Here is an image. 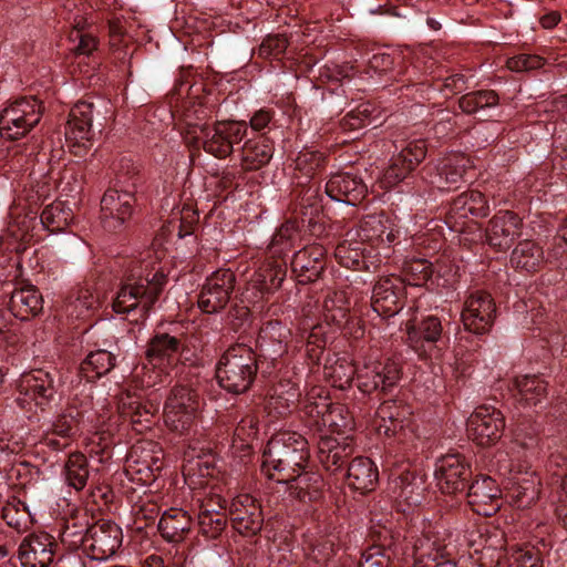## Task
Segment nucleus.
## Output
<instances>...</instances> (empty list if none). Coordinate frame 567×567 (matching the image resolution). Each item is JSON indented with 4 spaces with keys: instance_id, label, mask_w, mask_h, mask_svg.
<instances>
[{
    "instance_id": "1",
    "label": "nucleus",
    "mask_w": 567,
    "mask_h": 567,
    "mask_svg": "<svg viewBox=\"0 0 567 567\" xmlns=\"http://www.w3.org/2000/svg\"><path fill=\"white\" fill-rule=\"evenodd\" d=\"M167 275L159 262L148 256L135 262L113 302L117 313L138 309L146 317L167 285Z\"/></svg>"
},
{
    "instance_id": "2",
    "label": "nucleus",
    "mask_w": 567,
    "mask_h": 567,
    "mask_svg": "<svg viewBox=\"0 0 567 567\" xmlns=\"http://www.w3.org/2000/svg\"><path fill=\"white\" fill-rule=\"evenodd\" d=\"M308 441L297 432L274 435L264 451L262 471L278 483H287L306 470L309 461Z\"/></svg>"
},
{
    "instance_id": "3",
    "label": "nucleus",
    "mask_w": 567,
    "mask_h": 567,
    "mask_svg": "<svg viewBox=\"0 0 567 567\" xmlns=\"http://www.w3.org/2000/svg\"><path fill=\"white\" fill-rule=\"evenodd\" d=\"M137 175L138 171L131 161H122L116 173V187L107 189L101 199V221L105 230L121 231L131 219L136 203Z\"/></svg>"
},
{
    "instance_id": "4",
    "label": "nucleus",
    "mask_w": 567,
    "mask_h": 567,
    "mask_svg": "<svg viewBox=\"0 0 567 567\" xmlns=\"http://www.w3.org/2000/svg\"><path fill=\"white\" fill-rule=\"evenodd\" d=\"M257 371V358L252 349L238 343L229 347L219 359L216 378L227 392L240 394L250 389Z\"/></svg>"
},
{
    "instance_id": "5",
    "label": "nucleus",
    "mask_w": 567,
    "mask_h": 567,
    "mask_svg": "<svg viewBox=\"0 0 567 567\" xmlns=\"http://www.w3.org/2000/svg\"><path fill=\"white\" fill-rule=\"evenodd\" d=\"M55 373L38 369L23 373L17 385V404L27 411L48 410L58 393Z\"/></svg>"
},
{
    "instance_id": "6",
    "label": "nucleus",
    "mask_w": 567,
    "mask_h": 567,
    "mask_svg": "<svg viewBox=\"0 0 567 567\" xmlns=\"http://www.w3.org/2000/svg\"><path fill=\"white\" fill-rule=\"evenodd\" d=\"M41 102L34 96L21 97L0 113V135L18 140L29 133L41 120Z\"/></svg>"
},
{
    "instance_id": "7",
    "label": "nucleus",
    "mask_w": 567,
    "mask_h": 567,
    "mask_svg": "<svg viewBox=\"0 0 567 567\" xmlns=\"http://www.w3.org/2000/svg\"><path fill=\"white\" fill-rule=\"evenodd\" d=\"M85 412L82 406H78L74 402L69 403L43 431L41 443L55 452L69 447L81 433Z\"/></svg>"
},
{
    "instance_id": "8",
    "label": "nucleus",
    "mask_w": 567,
    "mask_h": 567,
    "mask_svg": "<svg viewBox=\"0 0 567 567\" xmlns=\"http://www.w3.org/2000/svg\"><path fill=\"white\" fill-rule=\"evenodd\" d=\"M99 115L101 113L93 102L80 101L72 107L65 125V141L75 156H83L92 146V123Z\"/></svg>"
},
{
    "instance_id": "9",
    "label": "nucleus",
    "mask_w": 567,
    "mask_h": 567,
    "mask_svg": "<svg viewBox=\"0 0 567 567\" xmlns=\"http://www.w3.org/2000/svg\"><path fill=\"white\" fill-rule=\"evenodd\" d=\"M203 148L217 158H226L234 151V145L243 141L247 126L243 122H217L213 127L200 126Z\"/></svg>"
},
{
    "instance_id": "10",
    "label": "nucleus",
    "mask_w": 567,
    "mask_h": 567,
    "mask_svg": "<svg viewBox=\"0 0 567 567\" xmlns=\"http://www.w3.org/2000/svg\"><path fill=\"white\" fill-rule=\"evenodd\" d=\"M472 168L471 159L462 153H450L426 165L423 172L429 183L441 190L456 189L464 182L466 172Z\"/></svg>"
},
{
    "instance_id": "11",
    "label": "nucleus",
    "mask_w": 567,
    "mask_h": 567,
    "mask_svg": "<svg viewBox=\"0 0 567 567\" xmlns=\"http://www.w3.org/2000/svg\"><path fill=\"white\" fill-rule=\"evenodd\" d=\"M235 289V275L229 269L213 272L198 295V308L208 315L217 313L229 302Z\"/></svg>"
},
{
    "instance_id": "12",
    "label": "nucleus",
    "mask_w": 567,
    "mask_h": 567,
    "mask_svg": "<svg viewBox=\"0 0 567 567\" xmlns=\"http://www.w3.org/2000/svg\"><path fill=\"white\" fill-rule=\"evenodd\" d=\"M495 316V301L491 293L483 290H475L467 296L461 313L465 329L476 334L488 332Z\"/></svg>"
},
{
    "instance_id": "13",
    "label": "nucleus",
    "mask_w": 567,
    "mask_h": 567,
    "mask_svg": "<svg viewBox=\"0 0 567 567\" xmlns=\"http://www.w3.org/2000/svg\"><path fill=\"white\" fill-rule=\"evenodd\" d=\"M401 373V364L393 359L368 363L358 371V388L368 394L375 391L386 393L396 386Z\"/></svg>"
},
{
    "instance_id": "14",
    "label": "nucleus",
    "mask_w": 567,
    "mask_h": 567,
    "mask_svg": "<svg viewBox=\"0 0 567 567\" xmlns=\"http://www.w3.org/2000/svg\"><path fill=\"white\" fill-rule=\"evenodd\" d=\"M504 429V415L494 406H478L467 421L468 436L481 446L496 443L502 437Z\"/></svg>"
},
{
    "instance_id": "15",
    "label": "nucleus",
    "mask_w": 567,
    "mask_h": 567,
    "mask_svg": "<svg viewBox=\"0 0 567 567\" xmlns=\"http://www.w3.org/2000/svg\"><path fill=\"white\" fill-rule=\"evenodd\" d=\"M470 476L471 468L460 454L444 455L436 463L435 478L444 494L454 495L464 492Z\"/></svg>"
},
{
    "instance_id": "16",
    "label": "nucleus",
    "mask_w": 567,
    "mask_h": 567,
    "mask_svg": "<svg viewBox=\"0 0 567 567\" xmlns=\"http://www.w3.org/2000/svg\"><path fill=\"white\" fill-rule=\"evenodd\" d=\"M506 468L512 475L506 486L507 502L516 508L529 507L539 497V477L535 472L525 468L519 473L514 464H508Z\"/></svg>"
},
{
    "instance_id": "17",
    "label": "nucleus",
    "mask_w": 567,
    "mask_h": 567,
    "mask_svg": "<svg viewBox=\"0 0 567 567\" xmlns=\"http://www.w3.org/2000/svg\"><path fill=\"white\" fill-rule=\"evenodd\" d=\"M182 350L183 342L181 338L166 332H158L150 339L145 358L150 365L168 375V370L178 363Z\"/></svg>"
},
{
    "instance_id": "18",
    "label": "nucleus",
    "mask_w": 567,
    "mask_h": 567,
    "mask_svg": "<svg viewBox=\"0 0 567 567\" xmlns=\"http://www.w3.org/2000/svg\"><path fill=\"white\" fill-rule=\"evenodd\" d=\"M58 544L47 533H33L23 538L18 557L23 567H50L54 563Z\"/></svg>"
},
{
    "instance_id": "19",
    "label": "nucleus",
    "mask_w": 567,
    "mask_h": 567,
    "mask_svg": "<svg viewBox=\"0 0 567 567\" xmlns=\"http://www.w3.org/2000/svg\"><path fill=\"white\" fill-rule=\"evenodd\" d=\"M121 527L110 520H100L89 528L86 549L95 560L113 556L122 545Z\"/></svg>"
},
{
    "instance_id": "20",
    "label": "nucleus",
    "mask_w": 567,
    "mask_h": 567,
    "mask_svg": "<svg viewBox=\"0 0 567 567\" xmlns=\"http://www.w3.org/2000/svg\"><path fill=\"white\" fill-rule=\"evenodd\" d=\"M523 228V219L516 213L501 210L488 220L486 240L492 247L506 250L522 236Z\"/></svg>"
},
{
    "instance_id": "21",
    "label": "nucleus",
    "mask_w": 567,
    "mask_h": 567,
    "mask_svg": "<svg viewBox=\"0 0 567 567\" xmlns=\"http://www.w3.org/2000/svg\"><path fill=\"white\" fill-rule=\"evenodd\" d=\"M467 503L478 515L492 516L502 506V491L494 478L481 475L467 488Z\"/></svg>"
},
{
    "instance_id": "22",
    "label": "nucleus",
    "mask_w": 567,
    "mask_h": 567,
    "mask_svg": "<svg viewBox=\"0 0 567 567\" xmlns=\"http://www.w3.org/2000/svg\"><path fill=\"white\" fill-rule=\"evenodd\" d=\"M489 212L485 196L478 190H466L451 203L446 223L455 230H462L468 217H486Z\"/></svg>"
},
{
    "instance_id": "23",
    "label": "nucleus",
    "mask_w": 567,
    "mask_h": 567,
    "mask_svg": "<svg viewBox=\"0 0 567 567\" xmlns=\"http://www.w3.org/2000/svg\"><path fill=\"white\" fill-rule=\"evenodd\" d=\"M233 527L241 535H255L262 526V512L259 503L249 494L233 498L229 506Z\"/></svg>"
},
{
    "instance_id": "24",
    "label": "nucleus",
    "mask_w": 567,
    "mask_h": 567,
    "mask_svg": "<svg viewBox=\"0 0 567 567\" xmlns=\"http://www.w3.org/2000/svg\"><path fill=\"white\" fill-rule=\"evenodd\" d=\"M399 230L384 214L364 216L359 224L357 236L362 243H369L379 249H390L396 239Z\"/></svg>"
},
{
    "instance_id": "25",
    "label": "nucleus",
    "mask_w": 567,
    "mask_h": 567,
    "mask_svg": "<svg viewBox=\"0 0 567 567\" xmlns=\"http://www.w3.org/2000/svg\"><path fill=\"white\" fill-rule=\"evenodd\" d=\"M326 195L350 206L360 204L368 194L363 179L351 173H336L326 183Z\"/></svg>"
},
{
    "instance_id": "26",
    "label": "nucleus",
    "mask_w": 567,
    "mask_h": 567,
    "mask_svg": "<svg viewBox=\"0 0 567 567\" xmlns=\"http://www.w3.org/2000/svg\"><path fill=\"white\" fill-rule=\"evenodd\" d=\"M538 455V436L534 427L526 424L518 425L513 433L508 452L509 464L517 466L519 473L523 468L529 470L532 461Z\"/></svg>"
},
{
    "instance_id": "27",
    "label": "nucleus",
    "mask_w": 567,
    "mask_h": 567,
    "mask_svg": "<svg viewBox=\"0 0 567 567\" xmlns=\"http://www.w3.org/2000/svg\"><path fill=\"white\" fill-rule=\"evenodd\" d=\"M406 554L412 556L414 565L417 567H431L432 563L439 566L447 561L446 557L449 555L444 540L431 530L423 533L421 536L412 537Z\"/></svg>"
},
{
    "instance_id": "28",
    "label": "nucleus",
    "mask_w": 567,
    "mask_h": 567,
    "mask_svg": "<svg viewBox=\"0 0 567 567\" xmlns=\"http://www.w3.org/2000/svg\"><path fill=\"white\" fill-rule=\"evenodd\" d=\"M402 280L399 277L380 278L372 290V309L381 317H393L402 309Z\"/></svg>"
},
{
    "instance_id": "29",
    "label": "nucleus",
    "mask_w": 567,
    "mask_h": 567,
    "mask_svg": "<svg viewBox=\"0 0 567 567\" xmlns=\"http://www.w3.org/2000/svg\"><path fill=\"white\" fill-rule=\"evenodd\" d=\"M390 489L400 505L406 508L417 506L423 499L424 482L409 470L395 471L390 475Z\"/></svg>"
},
{
    "instance_id": "30",
    "label": "nucleus",
    "mask_w": 567,
    "mask_h": 567,
    "mask_svg": "<svg viewBox=\"0 0 567 567\" xmlns=\"http://www.w3.org/2000/svg\"><path fill=\"white\" fill-rule=\"evenodd\" d=\"M156 404L150 401H143L134 394L126 393L121 396L118 411L123 419L128 420L132 427L137 433H143L151 429L153 417L157 412Z\"/></svg>"
},
{
    "instance_id": "31",
    "label": "nucleus",
    "mask_w": 567,
    "mask_h": 567,
    "mask_svg": "<svg viewBox=\"0 0 567 567\" xmlns=\"http://www.w3.org/2000/svg\"><path fill=\"white\" fill-rule=\"evenodd\" d=\"M326 250L321 245L307 246L293 255L291 267L300 282L316 281L324 269Z\"/></svg>"
},
{
    "instance_id": "32",
    "label": "nucleus",
    "mask_w": 567,
    "mask_h": 567,
    "mask_svg": "<svg viewBox=\"0 0 567 567\" xmlns=\"http://www.w3.org/2000/svg\"><path fill=\"white\" fill-rule=\"evenodd\" d=\"M410 415L411 410L406 404L395 400L383 401L377 410L379 434L388 437L396 435L409 425Z\"/></svg>"
},
{
    "instance_id": "33",
    "label": "nucleus",
    "mask_w": 567,
    "mask_h": 567,
    "mask_svg": "<svg viewBox=\"0 0 567 567\" xmlns=\"http://www.w3.org/2000/svg\"><path fill=\"white\" fill-rule=\"evenodd\" d=\"M348 485L361 494L373 491L379 481V472L375 464L369 458L358 456L348 465L347 470Z\"/></svg>"
},
{
    "instance_id": "34",
    "label": "nucleus",
    "mask_w": 567,
    "mask_h": 567,
    "mask_svg": "<svg viewBox=\"0 0 567 567\" xmlns=\"http://www.w3.org/2000/svg\"><path fill=\"white\" fill-rule=\"evenodd\" d=\"M352 454V446L348 443H340L334 437L321 435L318 441L319 461L322 466L331 473H337L342 470Z\"/></svg>"
},
{
    "instance_id": "35",
    "label": "nucleus",
    "mask_w": 567,
    "mask_h": 567,
    "mask_svg": "<svg viewBox=\"0 0 567 567\" xmlns=\"http://www.w3.org/2000/svg\"><path fill=\"white\" fill-rule=\"evenodd\" d=\"M327 391L321 386H313L307 392L300 402V411L306 419L308 426L321 432V419L326 417L332 406Z\"/></svg>"
},
{
    "instance_id": "36",
    "label": "nucleus",
    "mask_w": 567,
    "mask_h": 567,
    "mask_svg": "<svg viewBox=\"0 0 567 567\" xmlns=\"http://www.w3.org/2000/svg\"><path fill=\"white\" fill-rule=\"evenodd\" d=\"M42 308V296L34 286H24L11 293L9 310L18 319L27 320L34 317Z\"/></svg>"
},
{
    "instance_id": "37",
    "label": "nucleus",
    "mask_w": 567,
    "mask_h": 567,
    "mask_svg": "<svg viewBox=\"0 0 567 567\" xmlns=\"http://www.w3.org/2000/svg\"><path fill=\"white\" fill-rule=\"evenodd\" d=\"M408 341L410 346L419 350L424 343H436L443 333L441 320L435 316H427L419 323L415 320H409L405 323Z\"/></svg>"
},
{
    "instance_id": "38",
    "label": "nucleus",
    "mask_w": 567,
    "mask_h": 567,
    "mask_svg": "<svg viewBox=\"0 0 567 567\" xmlns=\"http://www.w3.org/2000/svg\"><path fill=\"white\" fill-rule=\"evenodd\" d=\"M193 519L188 512L182 508L165 511L157 524L161 535L168 542H181L189 533Z\"/></svg>"
},
{
    "instance_id": "39",
    "label": "nucleus",
    "mask_w": 567,
    "mask_h": 567,
    "mask_svg": "<svg viewBox=\"0 0 567 567\" xmlns=\"http://www.w3.org/2000/svg\"><path fill=\"white\" fill-rule=\"evenodd\" d=\"M545 261L543 248L533 240H523L517 244L511 255V265L526 272L538 271Z\"/></svg>"
},
{
    "instance_id": "40",
    "label": "nucleus",
    "mask_w": 567,
    "mask_h": 567,
    "mask_svg": "<svg viewBox=\"0 0 567 567\" xmlns=\"http://www.w3.org/2000/svg\"><path fill=\"white\" fill-rule=\"evenodd\" d=\"M290 330L279 321H269L260 328L257 343L274 359L286 351Z\"/></svg>"
},
{
    "instance_id": "41",
    "label": "nucleus",
    "mask_w": 567,
    "mask_h": 567,
    "mask_svg": "<svg viewBox=\"0 0 567 567\" xmlns=\"http://www.w3.org/2000/svg\"><path fill=\"white\" fill-rule=\"evenodd\" d=\"M286 265L280 259L267 260L259 266L251 277L252 288H259L266 292H275L286 278Z\"/></svg>"
},
{
    "instance_id": "42",
    "label": "nucleus",
    "mask_w": 567,
    "mask_h": 567,
    "mask_svg": "<svg viewBox=\"0 0 567 567\" xmlns=\"http://www.w3.org/2000/svg\"><path fill=\"white\" fill-rule=\"evenodd\" d=\"M116 365V355L107 350L90 352L80 364V374L93 382L110 373Z\"/></svg>"
},
{
    "instance_id": "43",
    "label": "nucleus",
    "mask_w": 567,
    "mask_h": 567,
    "mask_svg": "<svg viewBox=\"0 0 567 567\" xmlns=\"http://www.w3.org/2000/svg\"><path fill=\"white\" fill-rule=\"evenodd\" d=\"M336 537L320 533H309L305 539L307 559L316 566H324L334 553Z\"/></svg>"
},
{
    "instance_id": "44",
    "label": "nucleus",
    "mask_w": 567,
    "mask_h": 567,
    "mask_svg": "<svg viewBox=\"0 0 567 567\" xmlns=\"http://www.w3.org/2000/svg\"><path fill=\"white\" fill-rule=\"evenodd\" d=\"M287 482L289 484L290 495L301 502H312L320 497L323 485L319 474L312 472H300Z\"/></svg>"
},
{
    "instance_id": "45",
    "label": "nucleus",
    "mask_w": 567,
    "mask_h": 567,
    "mask_svg": "<svg viewBox=\"0 0 567 567\" xmlns=\"http://www.w3.org/2000/svg\"><path fill=\"white\" fill-rule=\"evenodd\" d=\"M272 157V145L265 137L249 140L245 143L241 153L243 167L246 171H257L266 165Z\"/></svg>"
},
{
    "instance_id": "46",
    "label": "nucleus",
    "mask_w": 567,
    "mask_h": 567,
    "mask_svg": "<svg viewBox=\"0 0 567 567\" xmlns=\"http://www.w3.org/2000/svg\"><path fill=\"white\" fill-rule=\"evenodd\" d=\"M350 301L344 291H333L323 301L322 310L324 320L339 328L348 324L350 319Z\"/></svg>"
},
{
    "instance_id": "47",
    "label": "nucleus",
    "mask_w": 567,
    "mask_h": 567,
    "mask_svg": "<svg viewBox=\"0 0 567 567\" xmlns=\"http://www.w3.org/2000/svg\"><path fill=\"white\" fill-rule=\"evenodd\" d=\"M63 476L68 486L82 491L90 477V466L86 456L80 452L71 453L63 467Z\"/></svg>"
},
{
    "instance_id": "48",
    "label": "nucleus",
    "mask_w": 567,
    "mask_h": 567,
    "mask_svg": "<svg viewBox=\"0 0 567 567\" xmlns=\"http://www.w3.org/2000/svg\"><path fill=\"white\" fill-rule=\"evenodd\" d=\"M514 384L517 390V399L526 405H537L547 395V384L537 375L517 377Z\"/></svg>"
},
{
    "instance_id": "49",
    "label": "nucleus",
    "mask_w": 567,
    "mask_h": 567,
    "mask_svg": "<svg viewBox=\"0 0 567 567\" xmlns=\"http://www.w3.org/2000/svg\"><path fill=\"white\" fill-rule=\"evenodd\" d=\"M499 103L498 94L493 90H478L464 94L458 100L463 113L474 115L496 107Z\"/></svg>"
},
{
    "instance_id": "50",
    "label": "nucleus",
    "mask_w": 567,
    "mask_h": 567,
    "mask_svg": "<svg viewBox=\"0 0 567 567\" xmlns=\"http://www.w3.org/2000/svg\"><path fill=\"white\" fill-rule=\"evenodd\" d=\"M299 392L293 384H278L267 400V409L278 416L288 414L298 401Z\"/></svg>"
},
{
    "instance_id": "51",
    "label": "nucleus",
    "mask_w": 567,
    "mask_h": 567,
    "mask_svg": "<svg viewBox=\"0 0 567 567\" xmlns=\"http://www.w3.org/2000/svg\"><path fill=\"white\" fill-rule=\"evenodd\" d=\"M41 224L50 233H60L66 229L73 218L72 210L62 202L48 205L41 214Z\"/></svg>"
},
{
    "instance_id": "52",
    "label": "nucleus",
    "mask_w": 567,
    "mask_h": 567,
    "mask_svg": "<svg viewBox=\"0 0 567 567\" xmlns=\"http://www.w3.org/2000/svg\"><path fill=\"white\" fill-rule=\"evenodd\" d=\"M353 427V416L342 403H333L326 417L321 419V432L327 429L331 433L344 434Z\"/></svg>"
},
{
    "instance_id": "53",
    "label": "nucleus",
    "mask_w": 567,
    "mask_h": 567,
    "mask_svg": "<svg viewBox=\"0 0 567 567\" xmlns=\"http://www.w3.org/2000/svg\"><path fill=\"white\" fill-rule=\"evenodd\" d=\"M355 373H358L357 369L347 359H337L333 363L326 364L323 368L324 378L333 388L340 390L351 385Z\"/></svg>"
},
{
    "instance_id": "54",
    "label": "nucleus",
    "mask_w": 567,
    "mask_h": 567,
    "mask_svg": "<svg viewBox=\"0 0 567 567\" xmlns=\"http://www.w3.org/2000/svg\"><path fill=\"white\" fill-rule=\"evenodd\" d=\"M199 395L195 390L185 385H176L172 389L164 409L181 410L184 412L192 409V412H199Z\"/></svg>"
},
{
    "instance_id": "55",
    "label": "nucleus",
    "mask_w": 567,
    "mask_h": 567,
    "mask_svg": "<svg viewBox=\"0 0 567 567\" xmlns=\"http://www.w3.org/2000/svg\"><path fill=\"white\" fill-rule=\"evenodd\" d=\"M364 252L362 241L344 239L334 250V257L339 264L349 269H359L364 264Z\"/></svg>"
},
{
    "instance_id": "56",
    "label": "nucleus",
    "mask_w": 567,
    "mask_h": 567,
    "mask_svg": "<svg viewBox=\"0 0 567 567\" xmlns=\"http://www.w3.org/2000/svg\"><path fill=\"white\" fill-rule=\"evenodd\" d=\"M403 281L411 286L424 285L433 274L432 264L423 258H413L405 260L402 267Z\"/></svg>"
},
{
    "instance_id": "57",
    "label": "nucleus",
    "mask_w": 567,
    "mask_h": 567,
    "mask_svg": "<svg viewBox=\"0 0 567 567\" xmlns=\"http://www.w3.org/2000/svg\"><path fill=\"white\" fill-rule=\"evenodd\" d=\"M2 518L8 526L17 530L27 528L30 522V512L28 506L17 497H11L2 507Z\"/></svg>"
},
{
    "instance_id": "58",
    "label": "nucleus",
    "mask_w": 567,
    "mask_h": 567,
    "mask_svg": "<svg viewBox=\"0 0 567 567\" xmlns=\"http://www.w3.org/2000/svg\"><path fill=\"white\" fill-rule=\"evenodd\" d=\"M198 412L189 411H177V410H165L164 409V421L166 426L181 435L189 434L196 426V419Z\"/></svg>"
},
{
    "instance_id": "59",
    "label": "nucleus",
    "mask_w": 567,
    "mask_h": 567,
    "mask_svg": "<svg viewBox=\"0 0 567 567\" xmlns=\"http://www.w3.org/2000/svg\"><path fill=\"white\" fill-rule=\"evenodd\" d=\"M298 237L297 224L288 220L274 234L269 248L274 255L284 254L293 247V243Z\"/></svg>"
},
{
    "instance_id": "60",
    "label": "nucleus",
    "mask_w": 567,
    "mask_h": 567,
    "mask_svg": "<svg viewBox=\"0 0 567 567\" xmlns=\"http://www.w3.org/2000/svg\"><path fill=\"white\" fill-rule=\"evenodd\" d=\"M324 157L321 153L305 150L300 152L295 159V171L300 175L295 178L301 181L302 177L306 179L311 178L316 172L322 166Z\"/></svg>"
},
{
    "instance_id": "61",
    "label": "nucleus",
    "mask_w": 567,
    "mask_h": 567,
    "mask_svg": "<svg viewBox=\"0 0 567 567\" xmlns=\"http://www.w3.org/2000/svg\"><path fill=\"white\" fill-rule=\"evenodd\" d=\"M89 526L85 524H78L74 519L66 520L61 532V539L70 547H86L89 537Z\"/></svg>"
},
{
    "instance_id": "62",
    "label": "nucleus",
    "mask_w": 567,
    "mask_h": 567,
    "mask_svg": "<svg viewBox=\"0 0 567 567\" xmlns=\"http://www.w3.org/2000/svg\"><path fill=\"white\" fill-rule=\"evenodd\" d=\"M298 185L303 186L299 194V205L302 209H309V215L319 214L322 208V195L320 186L317 184L305 185L302 181H298Z\"/></svg>"
},
{
    "instance_id": "63",
    "label": "nucleus",
    "mask_w": 567,
    "mask_h": 567,
    "mask_svg": "<svg viewBox=\"0 0 567 567\" xmlns=\"http://www.w3.org/2000/svg\"><path fill=\"white\" fill-rule=\"evenodd\" d=\"M508 567H542L539 553L534 547H519L508 556Z\"/></svg>"
},
{
    "instance_id": "64",
    "label": "nucleus",
    "mask_w": 567,
    "mask_h": 567,
    "mask_svg": "<svg viewBox=\"0 0 567 567\" xmlns=\"http://www.w3.org/2000/svg\"><path fill=\"white\" fill-rule=\"evenodd\" d=\"M391 559L389 549L382 545L368 547L361 556L359 567H390Z\"/></svg>"
}]
</instances>
